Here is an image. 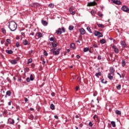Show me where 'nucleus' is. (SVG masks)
Here are the masks:
<instances>
[{
	"label": "nucleus",
	"instance_id": "obj_55",
	"mask_svg": "<svg viewBox=\"0 0 129 129\" xmlns=\"http://www.w3.org/2000/svg\"><path fill=\"white\" fill-rule=\"evenodd\" d=\"M76 57L77 58V59H80V55H77Z\"/></svg>",
	"mask_w": 129,
	"mask_h": 129
},
{
	"label": "nucleus",
	"instance_id": "obj_51",
	"mask_svg": "<svg viewBox=\"0 0 129 129\" xmlns=\"http://www.w3.org/2000/svg\"><path fill=\"white\" fill-rule=\"evenodd\" d=\"M61 30H62V32H63V33H65L66 30H65V28H64V27H62V28H61Z\"/></svg>",
	"mask_w": 129,
	"mask_h": 129
},
{
	"label": "nucleus",
	"instance_id": "obj_12",
	"mask_svg": "<svg viewBox=\"0 0 129 129\" xmlns=\"http://www.w3.org/2000/svg\"><path fill=\"white\" fill-rule=\"evenodd\" d=\"M112 48H113V49H114V51L115 53H116V54H117L118 53L119 51H118V49H117L116 48V46L113 45Z\"/></svg>",
	"mask_w": 129,
	"mask_h": 129
},
{
	"label": "nucleus",
	"instance_id": "obj_5",
	"mask_svg": "<svg viewBox=\"0 0 129 129\" xmlns=\"http://www.w3.org/2000/svg\"><path fill=\"white\" fill-rule=\"evenodd\" d=\"M8 123L9 124H15V120L12 118H9L8 120Z\"/></svg>",
	"mask_w": 129,
	"mask_h": 129
},
{
	"label": "nucleus",
	"instance_id": "obj_44",
	"mask_svg": "<svg viewBox=\"0 0 129 129\" xmlns=\"http://www.w3.org/2000/svg\"><path fill=\"white\" fill-rule=\"evenodd\" d=\"M2 31L3 33V34H6V29H5V28H2Z\"/></svg>",
	"mask_w": 129,
	"mask_h": 129
},
{
	"label": "nucleus",
	"instance_id": "obj_48",
	"mask_svg": "<svg viewBox=\"0 0 129 129\" xmlns=\"http://www.w3.org/2000/svg\"><path fill=\"white\" fill-rule=\"evenodd\" d=\"M89 126H92L93 125V124H92V122L90 121L89 123Z\"/></svg>",
	"mask_w": 129,
	"mask_h": 129
},
{
	"label": "nucleus",
	"instance_id": "obj_25",
	"mask_svg": "<svg viewBox=\"0 0 129 129\" xmlns=\"http://www.w3.org/2000/svg\"><path fill=\"white\" fill-rule=\"evenodd\" d=\"M6 52L7 54H13V50H6Z\"/></svg>",
	"mask_w": 129,
	"mask_h": 129
},
{
	"label": "nucleus",
	"instance_id": "obj_16",
	"mask_svg": "<svg viewBox=\"0 0 129 129\" xmlns=\"http://www.w3.org/2000/svg\"><path fill=\"white\" fill-rule=\"evenodd\" d=\"M28 118L29 119H31V120H33L34 119V115L31 114H28Z\"/></svg>",
	"mask_w": 129,
	"mask_h": 129
},
{
	"label": "nucleus",
	"instance_id": "obj_4",
	"mask_svg": "<svg viewBox=\"0 0 129 129\" xmlns=\"http://www.w3.org/2000/svg\"><path fill=\"white\" fill-rule=\"evenodd\" d=\"M34 79H35V77H34V75L31 74L30 75V78H26V81L27 82H30V80H31V81H33L34 80Z\"/></svg>",
	"mask_w": 129,
	"mask_h": 129
},
{
	"label": "nucleus",
	"instance_id": "obj_40",
	"mask_svg": "<svg viewBox=\"0 0 129 129\" xmlns=\"http://www.w3.org/2000/svg\"><path fill=\"white\" fill-rule=\"evenodd\" d=\"M98 15L99 16V17H100V18H102L103 17V14L100 13V12H98Z\"/></svg>",
	"mask_w": 129,
	"mask_h": 129
},
{
	"label": "nucleus",
	"instance_id": "obj_7",
	"mask_svg": "<svg viewBox=\"0 0 129 129\" xmlns=\"http://www.w3.org/2000/svg\"><path fill=\"white\" fill-rule=\"evenodd\" d=\"M74 10H75V9L73 7L70 8L69 11L71 15H75V11H74Z\"/></svg>",
	"mask_w": 129,
	"mask_h": 129
},
{
	"label": "nucleus",
	"instance_id": "obj_2",
	"mask_svg": "<svg viewBox=\"0 0 129 129\" xmlns=\"http://www.w3.org/2000/svg\"><path fill=\"white\" fill-rule=\"evenodd\" d=\"M61 50V48H58L57 49L56 48H52L51 49V52H52L53 55L56 56L57 55H59L60 53V51Z\"/></svg>",
	"mask_w": 129,
	"mask_h": 129
},
{
	"label": "nucleus",
	"instance_id": "obj_17",
	"mask_svg": "<svg viewBox=\"0 0 129 129\" xmlns=\"http://www.w3.org/2000/svg\"><path fill=\"white\" fill-rule=\"evenodd\" d=\"M36 36H37L38 38H42L43 34L41 32H38L36 34Z\"/></svg>",
	"mask_w": 129,
	"mask_h": 129
},
{
	"label": "nucleus",
	"instance_id": "obj_46",
	"mask_svg": "<svg viewBox=\"0 0 129 129\" xmlns=\"http://www.w3.org/2000/svg\"><path fill=\"white\" fill-rule=\"evenodd\" d=\"M6 41H7V43H8V44H11V39H7L6 40Z\"/></svg>",
	"mask_w": 129,
	"mask_h": 129
},
{
	"label": "nucleus",
	"instance_id": "obj_13",
	"mask_svg": "<svg viewBox=\"0 0 129 129\" xmlns=\"http://www.w3.org/2000/svg\"><path fill=\"white\" fill-rule=\"evenodd\" d=\"M108 78L110 80H112L113 79V75L109 73L108 75Z\"/></svg>",
	"mask_w": 129,
	"mask_h": 129
},
{
	"label": "nucleus",
	"instance_id": "obj_39",
	"mask_svg": "<svg viewBox=\"0 0 129 129\" xmlns=\"http://www.w3.org/2000/svg\"><path fill=\"white\" fill-rule=\"evenodd\" d=\"M99 34V31H95L94 32V35L96 36V37L98 36V34Z\"/></svg>",
	"mask_w": 129,
	"mask_h": 129
},
{
	"label": "nucleus",
	"instance_id": "obj_35",
	"mask_svg": "<svg viewBox=\"0 0 129 129\" xmlns=\"http://www.w3.org/2000/svg\"><path fill=\"white\" fill-rule=\"evenodd\" d=\"M83 51L84 52H88V51H89V48L88 47H85L84 48Z\"/></svg>",
	"mask_w": 129,
	"mask_h": 129
},
{
	"label": "nucleus",
	"instance_id": "obj_22",
	"mask_svg": "<svg viewBox=\"0 0 129 129\" xmlns=\"http://www.w3.org/2000/svg\"><path fill=\"white\" fill-rule=\"evenodd\" d=\"M95 76L98 78H99V76H101V72L96 73Z\"/></svg>",
	"mask_w": 129,
	"mask_h": 129
},
{
	"label": "nucleus",
	"instance_id": "obj_63",
	"mask_svg": "<svg viewBox=\"0 0 129 129\" xmlns=\"http://www.w3.org/2000/svg\"><path fill=\"white\" fill-rule=\"evenodd\" d=\"M76 118H79V116H78V115H76Z\"/></svg>",
	"mask_w": 129,
	"mask_h": 129
},
{
	"label": "nucleus",
	"instance_id": "obj_54",
	"mask_svg": "<svg viewBox=\"0 0 129 129\" xmlns=\"http://www.w3.org/2000/svg\"><path fill=\"white\" fill-rule=\"evenodd\" d=\"M34 35H35V33H34V32H31L30 34V36H34Z\"/></svg>",
	"mask_w": 129,
	"mask_h": 129
},
{
	"label": "nucleus",
	"instance_id": "obj_9",
	"mask_svg": "<svg viewBox=\"0 0 129 129\" xmlns=\"http://www.w3.org/2000/svg\"><path fill=\"white\" fill-rule=\"evenodd\" d=\"M79 32H80L81 35H85V33H86V31H85V30L83 28L80 29Z\"/></svg>",
	"mask_w": 129,
	"mask_h": 129
},
{
	"label": "nucleus",
	"instance_id": "obj_14",
	"mask_svg": "<svg viewBox=\"0 0 129 129\" xmlns=\"http://www.w3.org/2000/svg\"><path fill=\"white\" fill-rule=\"evenodd\" d=\"M22 43L25 46H27V45H29V41H28L27 39L23 40Z\"/></svg>",
	"mask_w": 129,
	"mask_h": 129
},
{
	"label": "nucleus",
	"instance_id": "obj_57",
	"mask_svg": "<svg viewBox=\"0 0 129 129\" xmlns=\"http://www.w3.org/2000/svg\"><path fill=\"white\" fill-rule=\"evenodd\" d=\"M46 63V61H45V60H43L42 61V64H43V65H45V64Z\"/></svg>",
	"mask_w": 129,
	"mask_h": 129
},
{
	"label": "nucleus",
	"instance_id": "obj_62",
	"mask_svg": "<svg viewBox=\"0 0 129 129\" xmlns=\"http://www.w3.org/2000/svg\"><path fill=\"white\" fill-rule=\"evenodd\" d=\"M33 53V50H31L29 51V54H32Z\"/></svg>",
	"mask_w": 129,
	"mask_h": 129
},
{
	"label": "nucleus",
	"instance_id": "obj_27",
	"mask_svg": "<svg viewBox=\"0 0 129 129\" xmlns=\"http://www.w3.org/2000/svg\"><path fill=\"white\" fill-rule=\"evenodd\" d=\"M70 48H72V49H74L75 48V44L74 43H71L70 45Z\"/></svg>",
	"mask_w": 129,
	"mask_h": 129
},
{
	"label": "nucleus",
	"instance_id": "obj_45",
	"mask_svg": "<svg viewBox=\"0 0 129 129\" xmlns=\"http://www.w3.org/2000/svg\"><path fill=\"white\" fill-rule=\"evenodd\" d=\"M16 46L17 47V48H19V47H20V43H19V42H17L16 43Z\"/></svg>",
	"mask_w": 129,
	"mask_h": 129
},
{
	"label": "nucleus",
	"instance_id": "obj_37",
	"mask_svg": "<svg viewBox=\"0 0 129 129\" xmlns=\"http://www.w3.org/2000/svg\"><path fill=\"white\" fill-rule=\"evenodd\" d=\"M48 7L50 8V9H53V8H54V5L53 4H50Z\"/></svg>",
	"mask_w": 129,
	"mask_h": 129
},
{
	"label": "nucleus",
	"instance_id": "obj_30",
	"mask_svg": "<svg viewBox=\"0 0 129 129\" xmlns=\"http://www.w3.org/2000/svg\"><path fill=\"white\" fill-rule=\"evenodd\" d=\"M111 124L112 125L113 127H115L116 125H115V121H111Z\"/></svg>",
	"mask_w": 129,
	"mask_h": 129
},
{
	"label": "nucleus",
	"instance_id": "obj_36",
	"mask_svg": "<svg viewBox=\"0 0 129 129\" xmlns=\"http://www.w3.org/2000/svg\"><path fill=\"white\" fill-rule=\"evenodd\" d=\"M87 30L89 32V33H92V31H91V29L89 26L87 27Z\"/></svg>",
	"mask_w": 129,
	"mask_h": 129
},
{
	"label": "nucleus",
	"instance_id": "obj_42",
	"mask_svg": "<svg viewBox=\"0 0 129 129\" xmlns=\"http://www.w3.org/2000/svg\"><path fill=\"white\" fill-rule=\"evenodd\" d=\"M11 63L12 64H17V61H16L15 60H11Z\"/></svg>",
	"mask_w": 129,
	"mask_h": 129
},
{
	"label": "nucleus",
	"instance_id": "obj_59",
	"mask_svg": "<svg viewBox=\"0 0 129 129\" xmlns=\"http://www.w3.org/2000/svg\"><path fill=\"white\" fill-rule=\"evenodd\" d=\"M12 104V101H10L9 102H8V105H11Z\"/></svg>",
	"mask_w": 129,
	"mask_h": 129
},
{
	"label": "nucleus",
	"instance_id": "obj_38",
	"mask_svg": "<svg viewBox=\"0 0 129 129\" xmlns=\"http://www.w3.org/2000/svg\"><path fill=\"white\" fill-rule=\"evenodd\" d=\"M49 41H50V42H55V38H54L53 37H50L49 38Z\"/></svg>",
	"mask_w": 129,
	"mask_h": 129
},
{
	"label": "nucleus",
	"instance_id": "obj_32",
	"mask_svg": "<svg viewBox=\"0 0 129 129\" xmlns=\"http://www.w3.org/2000/svg\"><path fill=\"white\" fill-rule=\"evenodd\" d=\"M74 29V26L71 25L69 26V30H70V31H72V30H73Z\"/></svg>",
	"mask_w": 129,
	"mask_h": 129
},
{
	"label": "nucleus",
	"instance_id": "obj_47",
	"mask_svg": "<svg viewBox=\"0 0 129 129\" xmlns=\"http://www.w3.org/2000/svg\"><path fill=\"white\" fill-rule=\"evenodd\" d=\"M95 118H98V116H97V115L95 114L94 116H93V119L95 120Z\"/></svg>",
	"mask_w": 129,
	"mask_h": 129
},
{
	"label": "nucleus",
	"instance_id": "obj_61",
	"mask_svg": "<svg viewBox=\"0 0 129 129\" xmlns=\"http://www.w3.org/2000/svg\"><path fill=\"white\" fill-rule=\"evenodd\" d=\"M79 89V87H76V90L77 91Z\"/></svg>",
	"mask_w": 129,
	"mask_h": 129
},
{
	"label": "nucleus",
	"instance_id": "obj_23",
	"mask_svg": "<svg viewBox=\"0 0 129 129\" xmlns=\"http://www.w3.org/2000/svg\"><path fill=\"white\" fill-rule=\"evenodd\" d=\"M115 112L116 114H118V115H120V114H121V112L118 110H116L115 111Z\"/></svg>",
	"mask_w": 129,
	"mask_h": 129
},
{
	"label": "nucleus",
	"instance_id": "obj_64",
	"mask_svg": "<svg viewBox=\"0 0 129 129\" xmlns=\"http://www.w3.org/2000/svg\"><path fill=\"white\" fill-rule=\"evenodd\" d=\"M30 110H31V111H33V110H34V108H31Z\"/></svg>",
	"mask_w": 129,
	"mask_h": 129
},
{
	"label": "nucleus",
	"instance_id": "obj_18",
	"mask_svg": "<svg viewBox=\"0 0 129 129\" xmlns=\"http://www.w3.org/2000/svg\"><path fill=\"white\" fill-rule=\"evenodd\" d=\"M56 34H57V35H61V34H62L61 28H58L57 30L56 31Z\"/></svg>",
	"mask_w": 129,
	"mask_h": 129
},
{
	"label": "nucleus",
	"instance_id": "obj_56",
	"mask_svg": "<svg viewBox=\"0 0 129 129\" xmlns=\"http://www.w3.org/2000/svg\"><path fill=\"white\" fill-rule=\"evenodd\" d=\"M91 15H94V11H91Z\"/></svg>",
	"mask_w": 129,
	"mask_h": 129
},
{
	"label": "nucleus",
	"instance_id": "obj_34",
	"mask_svg": "<svg viewBox=\"0 0 129 129\" xmlns=\"http://www.w3.org/2000/svg\"><path fill=\"white\" fill-rule=\"evenodd\" d=\"M33 62V59L32 58H29L28 60L27 64H30V63H32Z\"/></svg>",
	"mask_w": 129,
	"mask_h": 129
},
{
	"label": "nucleus",
	"instance_id": "obj_58",
	"mask_svg": "<svg viewBox=\"0 0 129 129\" xmlns=\"http://www.w3.org/2000/svg\"><path fill=\"white\" fill-rule=\"evenodd\" d=\"M21 35H22V36H23V37H25V33L24 32H22Z\"/></svg>",
	"mask_w": 129,
	"mask_h": 129
},
{
	"label": "nucleus",
	"instance_id": "obj_24",
	"mask_svg": "<svg viewBox=\"0 0 129 129\" xmlns=\"http://www.w3.org/2000/svg\"><path fill=\"white\" fill-rule=\"evenodd\" d=\"M100 43L101 44H105V43H106V41L104 39H102L100 40Z\"/></svg>",
	"mask_w": 129,
	"mask_h": 129
},
{
	"label": "nucleus",
	"instance_id": "obj_20",
	"mask_svg": "<svg viewBox=\"0 0 129 129\" xmlns=\"http://www.w3.org/2000/svg\"><path fill=\"white\" fill-rule=\"evenodd\" d=\"M113 4H115V5H120V2L118 0H115L113 1Z\"/></svg>",
	"mask_w": 129,
	"mask_h": 129
},
{
	"label": "nucleus",
	"instance_id": "obj_6",
	"mask_svg": "<svg viewBox=\"0 0 129 129\" xmlns=\"http://www.w3.org/2000/svg\"><path fill=\"white\" fill-rule=\"evenodd\" d=\"M30 7L32 8H38V7H40V4L39 3H34L30 4Z\"/></svg>",
	"mask_w": 129,
	"mask_h": 129
},
{
	"label": "nucleus",
	"instance_id": "obj_21",
	"mask_svg": "<svg viewBox=\"0 0 129 129\" xmlns=\"http://www.w3.org/2000/svg\"><path fill=\"white\" fill-rule=\"evenodd\" d=\"M97 25L98 28H101L102 29H104V28H105V26L103 24H101L98 23Z\"/></svg>",
	"mask_w": 129,
	"mask_h": 129
},
{
	"label": "nucleus",
	"instance_id": "obj_1",
	"mask_svg": "<svg viewBox=\"0 0 129 129\" xmlns=\"http://www.w3.org/2000/svg\"><path fill=\"white\" fill-rule=\"evenodd\" d=\"M9 28L12 32L16 31L17 30V28H18L17 23L15 22L14 21H11L9 22Z\"/></svg>",
	"mask_w": 129,
	"mask_h": 129
},
{
	"label": "nucleus",
	"instance_id": "obj_53",
	"mask_svg": "<svg viewBox=\"0 0 129 129\" xmlns=\"http://www.w3.org/2000/svg\"><path fill=\"white\" fill-rule=\"evenodd\" d=\"M54 118H55L56 119H58V118H59V117H58V116L57 115H54Z\"/></svg>",
	"mask_w": 129,
	"mask_h": 129
},
{
	"label": "nucleus",
	"instance_id": "obj_43",
	"mask_svg": "<svg viewBox=\"0 0 129 129\" xmlns=\"http://www.w3.org/2000/svg\"><path fill=\"white\" fill-rule=\"evenodd\" d=\"M43 54L44 56H48V52L46 50H44Z\"/></svg>",
	"mask_w": 129,
	"mask_h": 129
},
{
	"label": "nucleus",
	"instance_id": "obj_19",
	"mask_svg": "<svg viewBox=\"0 0 129 129\" xmlns=\"http://www.w3.org/2000/svg\"><path fill=\"white\" fill-rule=\"evenodd\" d=\"M41 23L43 26H47L48 25V22L44 20H41Z\"/></svg>",
	"mask_w": 129,
	"mask_h": 129
},
{
	"label": "nucleus",
	"instance_id": "obj_29",
	"mask_svg": "<svg viewBox=\"0 0 129 129\" xmlns=\"http://www.w3.org/2000/svg\"><path fill=\"white\" fill-rule=\"evenodd\" d=\"M101 82L102 83H104V84H106V83H107V81L104 80V79H102L101 81Z\"/></svg>",
	"mask_w": 129,
	"mask_h": 129
},
{
	"label": "nucleus",
	"instance_id": "obj_28",
	"mask_svg": "<svg viewBox=\"0 0 129 129\" xmlns=\"http://www.w3.org/2000/svg\"><path fill=\"white\" fill-rule=\"evenodd\" d=\"M11 94H12V92L10 90L6 92V95H8V96H11Z\"/></svg>",
	"mask_w": 129,
	"mask_h": 129
},
{
	"label": "nucleus",
	"instance_id": "obj_26",
	"mask_svg": "<svg viewBox=\"0 0 129 129\" xmlns=\"http://www.w3.org/2000/svg\"><path fill=\"white\" fill-rule=\"evenodd\" d=\"M50 107L52 110H54V109H55V105H54V104H51L50 105Z\"/></svg>",
	"mask_w": 129,
	"mask_h": 129
},
{
	"label": "nucleus",
	"instance_id": "obj_3",
	"mask_svg": "<svg viewBox=\"0 0 129 129\" xmlns=\"http://www.w3.org/2000/svg\"><path fill=\"white\" fill-rule=\"evenodd\" d=\"M121 10H122L123 12H125V13H128L129 14V9L127 6H122V8H121Z\"/></svg>",
	"mask_w": 129,
	"mask_h": 129
},
{
	"label": "nucleus",
	"instance_id": "obj_11",
	"mask_svg": "<svg viewBox=\"0 0 129 129\" xmlns=\"http://www.w3.org/2000/svg\"><path fill=\"white\" fill-rule=\"evenodd\" d=\"M120 44L122 47V48H125L126 46V43H125V41H121L120 42Z\"/></svg>",
	"mask_w": 129,
	"mask_h": 129
},
{
	"label": "nucleus",
	"instance_id": "obj_52",
	"mask_svg": "<svg viewBox=\"0 0 129 129\" xmlns=\"http://www.w3.org/2000/svg\"><path fill=\"white\" fill-rule=\"evenodd\" d=\"M24 100H25V102L29 101V99H28V98H27L26 97L24 98Z\"/></svg>",
	"mask_w": 129,
	"mask_h": 129
},
{
	"label": "nucleus",
	"instance_id": "obj_50",
	"mask_svg": "<svg viewBox=\"0 0 129 129\" xmlns=\"http://www.w3.org/2000/svg\"><path fill=\"white\" fill-rule=\"evenodd\" d=\"M97 59L98 60H101V55H98V57H97Z\"/></svg>",
	"mask_w": 129,
	"mask_h": 129
},
{
	"label": "nucleus",
	"instance_id": "obj_49",
	"mask_svg": "<svg viewBox=\"0 0 129 129\" xmlns=\"http://www.w3.org/2000/svg\"><path fill=\"white\" fill-rule=\"evenodd\" d=\"M93 47L94 48H98V45L97 44H93Z\"/></svg>",
	"mask_w": 129,
	"mask_h": 129
},
{
	"label": "nucleus",
	"instance_id": "obj_41",
	"mask_svg": "<svg viewBox=\"0 0 129 129\" xmlns=\"http://www.w3.org/2000/svg\"><path fill=\"white\" fill-rule=\"evenodd\" d=\"M98 36L100 38H101V37H103V35H102V33H100L99 32Z\"/></svg>",
	"mask_w": 129,
	"mask_h": 129
},
{
	"label": "nucleus",
	"instance_id": "obj_8",
	"mask_svg": "<svg viewBox=\"0 0 129 129\" xmlns=\"http://www.w3.org/2000/svg\"><path fill=\"white\" fill-rule=\"evenodd\" d=\"M97 3L95 1L93 2H90L88 3V7H93L94 6H96Z\"/></svg>",
	"mask_w": 129,
	"mask_h": 129
},
{
	"label": "nucleus",
	"instance_id": "obj_15",
	"mask_svg": "<svg viewBox=\"0 0 129 129\" xmlns=\"http://www.w3.org/2000/svg\"><path fill=\"white\" fill-rule=\"evenodd\" d=\"M51 45L53 48H56L58 46V43L57 42H51Z\"/></svg>",
	"mask_w": 129,
	"mask_h": 129
},
{
	"label": "nucleus",
	"instance_id": "obj_33",
	"mask_svg": "<svg viewBox=\"0 0 129 129\" xmlns=\"http://www.w3.org/2000/svg\"><path fill=\"white\" fill-rule=\"evenodd\" d=\"M122 66L123 67H124V66H125V60H124V59H123L122 60Z\"/></svg>",
	"mask_w": 129,
	"mask_h": 129
},
{
	"label": "nucleus",
	"instance_id": "obj_31",
	"mask_svg": "<svg viewBox=\"0 0 129 129\" xmlns=\"http://www.w3.org/2000/svg\"><path fill=\"white\" fill-rule=\"evenodd\" d=\"M116 89H117V90H120V89L121 88V85H118V86H117L116 87Z\"/></svg>",
	"mask_w": 129,
	"mask_h": 129
},
{
	"label": "nucleus",
	"instance_id": "obj_60",
	"mask_svg": "<svg viewBox=\"0 0 129 129\" xmlns=\"http://www.w3.org/2000/svg\"><path fill=\"white\" fill-rule=\"evenodd\" d=\"M4 113H5V114H6V113H8V111L5 110L4 111Z\"/></svg>",
	"mask_w": 129,
	"mask_h": 129
},
{
	"label": "nucleus",
	"instance_id": "obj_10",
	"mask_svg": "<svg viewBox=\"0 0 129 129\" xmlns=\"http://www.w3.org/2000/svg\"><path fill=\"white\" fill-rule=\"evenodd\" d=\"M115 71V70H114V68L111 67L110 68L109 70V72L110 74H112V75H113V74H114V72Z\"/></svg>",
	"mask_w": 129,
	"mask_h": 129
}]
</instances>
